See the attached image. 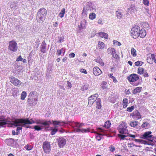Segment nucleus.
<instances>
[{
    "instance_id": "nucleus-1",
    "label": "nucleus",
    "mask_w": 156,
    "mask_h": 156,
    "mask_svg": "<svg viewBox=\"0 0 156 156\" xmlns=\"http://www.w3.org/2000/svg\"><path fill=\"white\" fill-rule=\"evenodd\" d=\"M11 126H14L18 127L16 130L18 131L22 129V127L29 128L27 124H31L35 123L37 124H40L41 125H36L34 126V129L35 130L39 131L42 130L44 128L45 129L48 127L50 125L52 124L50 121L44 120H36L35 121L32 119L29 120L28 119H15L12 121Z\"/></svg>"
},
{
    "instance_id": "nucleus-2",
    "label": "nucleus",
    "mask_w": 156,
    "mask_h": 156,
    "mask_svg": "<svg viewBox=\"0 0 156 156\" xmlns=\"http://www.w3.org/2000/svg\"><path fill=\"white\" fill-rule=\"evenodd\" d=\"M47 14L46 10L44 8H41L37 12L36 19L38 22L40 23L43 21L46 18Z\"/></svg>"
},
{
    "instance_id": "nucleus-3",
    "label": "nucleus",
    "mask_w": 156,
    "mask_h": 156,
    "mask_svg": "<svg viewBox=\"0 0 156 156\" xmlns=\"http://www.w3.org/2000/svg\"><path fill=\"white\" fill-rule=\"evenodd\" d=\"M127 79L129 82H131L130 84L134 86H136L139 85L140 83L139 82H135L139 79V76L136 74L133 73L128 76Z\"/></svg>"
},
{
    "instance_id": "nucleus-4",
    "label": "nucleus",
    "mask_w": 156,
    "mask_h": 156,
    "mask_svg": "<svg viewBox=\"0 0 156 156\" xmlns=\"http://www.w3.org/2000/svg\"><path fill=\"white\" fill-rule=\"evenodd\" d=\"M140 27L138 26L133 27L131 30V36L134 39H136L139 35Z\"/></svg>"
},
{
    "instance_id": "nucleus-5",
    "label": "nucleus",
    "mask_w": 156,
    "mask_h": 156,
    "mask_svg": "<svg viewBox=\"0 0 156 156\" xmlns=\"http://www.w3.org/2000/svg\"><path fill=\"white\" fill-rule=\"evenodd\" d=\"M127 128V127L125 124L124 123H122L119 125L118 128V130L120 133L129 134Z\"/></svg>"
},
{
    "instance_id": "nucleus-6",
    "label": "nucleus",
    "mask_w": 156,
    "mask_h": 156,
    "mask_svg": "<svg viewBox=\"0 0 156 156\" xmlns=\"http://www.w3.org/2000/svg\"><path fill=\"white\" fill-rule=\"evenodd\" d=\"M18 49L17 44L14 41H10L9 42L8 49L11 51H16Z\"/></svg>"
},
{
    "instance_id": "nucleus-7",
    "label": "nucleus",
    "mask_w": 156,
    "mask_h": 156,
    "mask_svg": "<svg viewBox=\"0 0 156 156\" xmlns=\"http://www.w3.org/2000/svg\"><path fill=\"white\" fill-rule=\"evenodd\" d=\"M84 125L83 123H79L74 121H69V126H70L74 129H76L78 128H80Z\"/></svg>"
},
{
    "instance_id": "nucleus-8",
    "label": "nucleus",
    "mask_w": 156,
    "mask_h": 156,
    "mask_svg": "<svg viewBox=\"0 0 156 156\" xmlns=\"http://www.w3.org/2000/svg\"><path fill=\"white\" fill-rule=\"evenodd\" d=\"M9 79L10 82L16 86H19L21 84V81L14 76H11L10 77Z\"/></svg>"
},
{
    "instance_id": "nucleus-9",
    "label": "nucleus",
    "mask_w": 156,
    "mask_h": 156,
    "mask_svg": "<svg viewBox=\"0 0 156 156\" xmlns=\"http://www.w3.org/2000/svg\"><path fill=\"white\" fill-rule=\"evenodd\" d=\"M130 116L135 120H137L140 119L141 117V115L138 110H136L133 113L131 114Z\"/></svg>"
},
{
    "instance_id": "nucleus-10",
    "label": "nucleus",
    "mask_w": 156,
    "mask_h": 156,
    "mask_svg": "<svg viewBox=\"0 0 156 156\" xmlns=\"http://www.w3.org/2000/svg\"><path fill=\"white\" fill-rule=\"evenodd\" d=\"M107 52L108 54H111L112 57L115 59H118L119 58V56L117 54H114L116 53V51L114 48H108L107 49Z\"/></svg>"
},
{
    "instance_id": "nucleus-11",
    "label": "nucleus",
    "mask_w": 156,
    "mask_h": 156,
    "mask_svg": "<svg viewBox=\"0 0 156 156\" xmlns=\"http://www.w3.org/2000/svg\"><path fill=\"white\" fill-rule=\"evenodd\" d=\"M43 148L45 153H48L51 151L50 144L48 142H44L43 146Z\"/></svg>"
},
{
    "instance_id": "nucleus-12",
    "label": "nucleus",
    "mask_w": 156,
    "mask_h": 156,
    "mask_svg": "<svg viewBox=\"0 0 156 156\" xmlns=\"http://www.w3.org/2000/svg\"><path fill=\"white\" fill-rule=\"evenodd\" d=\"M151 133H152L151 131L146 132L141 136L140 137L144 139H148L149 138H150V140L152 139L154 136L151 135Z\"/></svg>"
},
{
    "instance_id": "nucleus-13",
    "label": "nucleus",
    "mask_w": 156,
    "mask_h": 156,
    "mask_svg": "<svg viewBox=\"0 0 156 156\" xmlns=\"http://www.w3.org/2000/svg\"><path fill=\"white\" fill-rule=\"evenodd\" d=\"M28 105L30 106L35 105L37 102V99L35 98H28L27 100Z\"/></svg>"
},
{
    "instance_id": "nucleus-14",
    "label": "nucleus",
    "mask_w": 156,
    "mask_h": 156,
    "mask_svg": "<svg viewBox=\"0 0 156 156\" xmlns=\"http://www.w3.org/2000/svg\"><path fill=\"white\" fill-rule=\"evenodd\" d=\"M52 122L54 126L55 127H58V126H63L65 124L64 122L60 121L52 120Z\"/></svg>"
},
{
    "instance_id": "nucleus-15",
    "label": "nucleus",
    "mask_w": 156,
    "mask_h": 156,
    "mask_svg": "<svg viewBox=\"0 0 156 156\" xmlns=\"http://www.w3.org/2000/svg\"><path fill=\"white\" fill-rule=\"evenodd\" d=\"M58 144L59 147H62L66 144V140L63 138H59L58 139Z\"/></svg>"
},
{
    "instance_id": "nucleus-16",
    "label": "nucleus",
    "mask_w": 156,
    "mask_h": 156,
    "mask_svg": "<svg viewBox=\"0 0 156 156\" xmlns=\"http://www.w3.org/2000/svg\"><path fill=\"white\" fill-rule=\"evenodd\" d=\"M93 73L96 76H98L102 73L101 71L97 66L95 67L94 68Z\"/></svg>"
},
{
    "instance_id": "nucleus-17",
    "label": "nucleus",
    "mask_w": 156,
    "mask_h": 156,
    "mask_svg": "<svg viewBox=\"0 0 156 156\" xmlns=\"http://www.w3.org/2000/svg\"><path fill=\"white\" fill-rule=\"evenodd\" d=\"M86 5L83 7L84 10L87 11L90 10L92 8V3L90 2H88L86 3Z\"/></svg>"
},
{
    "instance_id": "nucleus-18",
    "label": "nucleus",
    "mask_w": 156,
    "mask_h": 156,
    "mask_svg": "<svg viewBox=\"0 0 156 156\" xmlns=\"http://www.w3.org/2000/svg\"><path fill=\"white\" fill-rule=\"evenodd\" d=\"M41 51L43 53H45L46 51V44L44 41H43L42 43L41 47Z\"/></svg>"
},
{
    "instance_id": "nucleus-19",
    "label": "nucleus",
    "mask_w": 156,
    "mask_h": 156,
    "mask_svg": "<svg viewBox=\"0 0 156 156\" xmlns=\"http://www.w3.org/2000/svg\"><path fill=\"white\" fill-rule=\"evenodd\" d=\"M76 132H81L82 133H88V132H90V128H88L87 129H76Z\"/></svg>"
},
{
    "instance_id": "nucleus-20",
    "label": "nucleus",
    "mask_w": 156,
    "mask_h": 156,
    "mask_svg": "<svg viewBox=\"0 0 156 156\" xmlns=\"http://www.w3.org/2000/svg\"><path fill=\"white\" fill-rule=\"evenodd\" d=\"M86 26V21L84 20L81 22L80 25L78 26V27L80 30H81L85 29Z\"/></svg>"
},
{
    "instance_id": "nucleus-21",
    "label": "nucleus",
    "mask_w": 156,
    "mask_h": 156,
    "mask_svg": "<svg viewBox=\"0 0 156 156\" xmlns=\"http://www.w3.org/2000/svg\"><path fill=\"white\" fill-rule=\"evenodd\" d=\"M140 32H139V35L140 37L143 38L145 37L146 35V32L144 29H140Z\"/></svg>"
},
{
    "instance_id": "nucleus-22",
    "label": "nucleus",
    "mask_w": 156,
    "mask_h": 156,
    "mask_svg": "<svg viewBox=\"0 0 156 156\" xmlns=\"http://www.w3.org/2000/svg\"><path fill=\"white\" fill-rule=\"evenodd\" d=\"M6 142L7 144L9 146H11L14 144V140L12 138H9L6 140Z\"/></svg>"
},
{
    "instance_id": "nucleus-23",
    "label": "nucleus",
    "mask_w": 156,
    "mask_h": 156,
    "mask_svg": "<svg viewBox=\"0 0 156 156\" xmlns=\"http://www.w3.org/2000/svg\"><path fill=\"white\" fill-rule=\"evenodd\" d=\"M101 101L100 98H98L95 101L97 105L96 108L98 109H100L101 108Z\"/></svg>"
},
{
    "instance_id": "nucleus-24",
    "label": "nucleus",
    "mask_w": 156,
    "mask_h": 156,
    "mask_svg": "<svg viewBox=\"0 0 156 156\" xmlns=\"http://www.w3.org/2000/svg\"><path fill=\"white\" fill-rule=\"evenodd\" d=\"M107 85V83L105 81H103L102 82L101 86L103 90H106L108 89V86Z\"/></svg>"
},
{
    "instance_id": "nucleus-25",
    "label": "nucleus",
    "mask_w": 156,
    "mask_h": 156,
    "mask_svg": "<svg viewBox=\"0 0 156 156\" xmlns=\"http://www.w3.org/2000/svg\"><path fill=\"white\" fill-rule=\"evenodd\" d=\"M138 123L137 121H135L131 122L129 123V125L132 127L137 128L138 127Z\"/></svg>"
},
{
    "instance_id": "nucleus-26",
    "label": "nucleus",
    "mask_w": 156,
    "mask_h": 156,
    "mask_svg": "<svg viewBox=\"0 0 156 156\" xmlns=\"http://www.w3.org/2000/svg\"><path fill=\"white\" fill-rule=\"evenodd\" d=\"M99 36L102 38L104 37L105 39L108 38V34L107 33H105L104 32H99L98 33Z\"/></svg>"
},
{
    "instance_id": "nucleus-27",
    "label": "nucleus",
    "mask_w": 156,
    "mask_h": 156,
    "mask_svg": "<svg viewBox=\"0 0 156 156\" xmlns=\"http://www.w3.org/2000/svg\"><path fill=\"white\" fill-rule=\"evenodd\" d=\"M142 89V87H138L135 88L133 91V94H136L140 92Z\"/></svg>"
},
{
    "instance_id": "nucleus-28",
    "label": "nucleus",
    "mask_w": 156,
    "mask_h": 156,
    "mask_svg": "<svg viewBox=\"0 0 156 156\" xmlns=\"http://www.w3.org/2000/svg\"><path fill=\"white\" fill-rule=\"evenodd\" d=\"M91 98H88V104L87 106L88 107H91L93 104L95 102V101L91 99Z\"/></svg>"
},
{
    "instance_id": "nucleus-29",
    "label": "nucleus",
    "mask_w": 156,
    "mask_h": 156,
    "mask_svg": "<svg viewBox=\"0 0 156 156\" xmlns=\"http://www.w3.org/2000/svg\"><path fill=\"white\" fill-rule=\"evenodd\" d=\"M98 97V94H95L93 95H91L89 98H91V99H92L94 101H95L97 99V98Z\"/></svg>"
},
{
    "instance_id": "nucleus-30",
    "label": "nucleus",
    "mask_w": 156,
    "mask_h": 156,
    "mask_svg": "<svg viewBox=\"0 0 156 156\" xmlns=\"http://www.w3.org/2000/svg\"><path fill=\"white\" fill-rule=\"evenodd\" d=\"M111 123L109 121L106 122L104 125V127L106 128H108L110 126Z\"/></svg>"
},
{
    "instance_id": "nucleus-31",
    "label": "nucleus",
    "mask_w": 156,
    "mask_h": 156,
    "mask_svg": "<svg viewBox=\"0 0 156 156\" xmlns=\"http://www.w3.org/2000/svg\"><path fill=\"white\" fill-rule=\"evenodd\" d=\"M37 94V92L35 91L31 92H30L28 98H32L34 97L35 95Z\"/></svg>"
},
{
    "instance_id": "nucleus-32",
    "label": "nucleus",
    "mask_w": 156,
    "mask_h": 156,
    "mask_svg": "<svg viewBox=\"0 0 156 156\" xmlns=\"http://www.w3.org/2000/svg\"><path fill=\"white\" fill-rule=\"evenodd\" d=\"M128 100L126 98H124L123 100V106L124 108H126L127 106Z\"/></svg>"
},
{
    "instance_id": "nucleus-33",
    "label": "nucleus",
    "mask_w": 156,
    "mask_h": 156,
    "mask_svg": "<svg viewBox=\"0 0 156 156\" xmlns=\"http://www.w3.org/2000/svg\"><path fill=\"white\" fill-rule=\"evenodd\" d=\"M96 16V15L94 13L92 12L89 14V18L91 20H94Z\"/></svg>"
},
{
    "instance_id": "nucleus-34",
    "label": "nucleus",
    "mask_w": 156,
    "mask_h": 156,
    "mask_svg": "<svg viewBox=\"0 0 156 156\" xmlns=\"http://www.w3.org/2000/svg\"><path fill=\"white\" fill-rule=\"evenodd\" d=\"M144 69L142 68L139 67L137 69V73L140 74H143Z\"/></svg>"
},
{
    "instance_id": "nucleus-35",
    "label": "nucleus",
    "mask_w": 156,
    "mask_h": 156,
    "mask_svg": "<svg viewBox=\"0 0 156 156\" xmlns=\"http://www.w3.org/2000/svg\"><path fill=\"white\" fill-rule=\"evenodd\" d=\"M131 54L133 57H135L136 55V51L133 48H132L131 49Z\"/></svg>"
},
{
    "instance_id": "nucleus-36",
    "label": "nucleus",
    "mask_w": 156,
    "mask_h": 156,
    "mask_svg": "<svg viewBox=\"0 0 156 156\" xmlns=\"http://www.w3.org/2000/svg\"><path fill=\"white\" fill-rule=\"evenodd\" d=\"M149 126V124L147 122H144L141 125V127L142 128L147 129L148 128Z\"/></svg>"
},
{
    "instance_id": "nucleus-37",
    "label": "nucleus",
    "mask_w": 156,
    "mask_h": 156,
    "mask_svg": "<svg viewBox=\"0 0 156 156\" xmlns=\"http://www.w3.org/2000/svg\"><path fill=\"white\" fill-rule=\"evenodd\" d=\"M27 96V93L25 91L22 92L21 95V99L22 100L25 99V97Z\"/></svg>"
},
{
    "instance_id": "nucleus-38",
    "label": "nucleus",
    "mask_w": 156,
    "mask_h": 156,
    "mask_svg": "<svg viewBox=\"0 0 156 156\" xmlns=\"http://www.w3.org/2000/svg\"><path fill=\"white\" fill-rule=\"evenodd\" d=\"M98 46L100 49H102L104 48L105 44L102 42L99 41L98 43Z\"/></svg>"
},
{
    "instance_id": "nucleus-39",
    "label": "nucleus",
    "mask_w": 156,
    "mask_h": 156,
    "mask_svg": "<svg viewBox=\"0 0 156 156\" xmlns=\"http://www.w3.org/2000/svg\"><path fill=\"white\" fill-rule=\"evenodd\" d=\"M65 13V9H63L60 12L58 16L61 18H62Z\"/></svg>"
},
{
    "instance_id": "nucleus-40",
    "label": "nucleus",
    "mask_w": 156,
    "mask_h": 156,
    "mask_svg": "<svg viewBox=\"0 0 156 156\" xmlns=\"http://www.w3.org/2000/svg\"><path fill=\"white\" fill-rule=\"evenodd\" d=\"M88 85H84L82 86L81 90L82 91H84L87 90L88 88Z\"/></svg>"
},
{
    "instance_id": "nucleus-41",
    "label": "nucleus",
    "mask_w": 156,
    "mask_h": 156,
    "mask_svg": "<svg viewBox=\"0 0 156 156\" xmlns=\"http://www.w3.org/2000/svg\"><path fill=\"white\" fill-rule=\"evenodd\" d=\"M143 63L144 62H142L137 61L135 62V65L136 66H141Z\"/></svg>"
},
{
    "instance_id": "nucleus-42",
    "label": "nucleus",
    "mask_w": 156,
    "mask_h": 156,
    "mask_svg": "<svg viewBox=\"0 0 156 156\" xmlns=\"http://www.w3.org/2000/svg\"><path fill=\"white\" fill-rule=\"evenodd\" d=\"M95 62L100 64L101 66H103L104 63L102 62V60L100 58H98V59H95Z\"/></svg>"
},
{
    "instance_id": "nucleus-43",
    "label": "nucleus",
    "mask_w": 156,
    "mask_h": 156,
    "mask_svg": "<svg viewBox=\"0 0 156 156\" xmlns=\"http://www.w3.org/2000/svg\"><path fill=\"white\" fill-rule=\"evenodd\" d=\"M118 136L120 138V140H124L125 139V138L126 137L128 136L121 134H118Z\"/></svg>"
},
{
    "instance_id": "nucleus-44",
    "label": "nucleus",
    "mask_w": 156,
    "mask_h": 156,
    "mask_svg": "<svg viewBox=\"0 0 156 156\" xmlns=\"http://www.w3.org/2000/svg\"><path fill=\"white\" fill-rule=\"evenodd\" d=\"M7 124L6 121L5 120H0V126H3Z\"/></svg>"
},
{
    "instance_id": "nucleus-45",
    "label": "nucleus",
    "mask_w": 156,
    "mask_h": 156,
    "mask_svg": "<svg viewBox=\"0 0 156 156\" xmlns=\"http://www.w3.org/2000/svg\"><path fill=\"white\" fill-rule=\"evenodd\" d=\"M112 75L113 74H109V77L113 79V81L114 83H116L117 82V80L114 76H112Z\"/></svg>"
},
{
    "instance_id": "nucleus-46",
    "label": "nucleus",
    "mask_w": 156,
    "mask_h": 156,
    "mask_svg": "<svg viewBox=\"0 0 156 156\" xmlns=\"http://www.w3.org/2000/svg\"><path fill=\"white\" fill-rule=\"evenodd\" d=\"M58 131V129L56 128H54L52 129L51 132V134L52 135H53L55 134L56 132Z\"/></svg>"
},
{
    "instance_id": "nucleus-47",
    "label": "nucleus",
    "mask_w": 156,
    "mask_h": 156,
    "mask_svg": "<svg viewBox=\"0 0 156 156\" xmlns=\"http://www.w3.org/2000/svg\"><path fill=\"white\" fill-rule=\"evenodd\" d=\"M134 141L136 142H138L139 143H141L143 144H144V142H145L146 141L144 140H140V139H134Z\"/></svg>"
},
{
    "instance_id": "nucleus-48",
    "label": "nucleus",
    "mask_w": 156,
    "mask_h": 156,
    "mask_svg": "<svg viewBox=\"0 0 156 156\" xmlns=\"http://www.w3.org/2000/svg\"><path fill=\"white\" fill-rule=\"evenodd\" d=\"M134 106H131L130 107L128 108L127 109V110L129 112H131L134 109Z\"/></svg>"
},
{
    "instance_id": "nucleus-49",
    "label": "nucleus",
    "mask_w": 156,
    "mask_h": 156,
    "mask_svg": "<svg viewBox=\"0 0 156 156\" xmlns=\"http://www.w3.org/2000/svg\"><path fill=\"white\" fill-rule=\"evenodd\" d=\"M143 3L145 5L149 6V2L148 0H143Z\"/></svg>"
},
{
    "instance_id": "nucleus-50",
    "label": "nucleus",
    "mask_w": 156,
    "mask_h": 156,
    "mask_svg": "<svg viewBox=\"0 0 156 156\" xmlns=\"http://www.w3.org/2000/svg\"><path fill=\"white\" fill-rule=\"evenodd\" d=\"M151 59L154 60V62L156 63V59L155 58V55L154 54H151Z\"/></svg>"
},
{
    "instance_id": "nucleus-51",
    "label": "nucleus",
    "mask_w": 156,
    "mask_h": 156,
    "mask_svg": "<svg viewBox=\"0 0 156 156\" xmlns=\"http://www.w3.org/2000/svg\"><path fill=\"white\" fill-rule=\"evenodd\" d=\"M109 151L112 152L114 151L115 150V147L112 145L110 146L109 147Z\"/></svg>"
},
{
    "instance_id": "nucleus-52",
    "label": "nucleus",
    "mask_w": 156,
    "mask_h": 156,
    "mask_svg": "<svg viewBox=\"0 0 156 156\" xmlns=\"http://www.w3.org/2000/svg\"><path fill=\"white\" fill-rule=\"evenodd\" d=\"M82 16L83 17H86L87 16V10H84V9L83 10V12H82Z\"/></svg>"
},
{
    "instance_id": "nucleus-53",
    "label": "nucleus",
    "mask_w": 156,
    "mask_h": 156,
    "mask_svg": "<svg viewBox=\"0 0 156 156\" xmlns=\"http://www.w3.org/2000/svg\"><path fill=\"white\" fill-rule=\"evenodd\" d=\"M151 57H148L147 59V62H148V63L151 64H153V62L151 60Z\"/></svg>"
},
{
    "instance_id": "nucleus-54",
    "label": "nucleus",
    "mask_w": 156,
    "mask_h": 156,
    "mask_svg": "<svg viewBox=\"0 0 156 156\" xmlns=\"http://www.w3.org/2000/svg\"><path fill=\"white\" fill-rule=\"evenodd\" d=\"M102 135H99L97 136H96V138L97 140L98 141H100L101 140L102 138Z\"/></svg>"
},
{
    "instance_id": "nucleus-55",
    "label": "nucleus",
    "mask_w": 156,
    "mask_h": 156,
    "mask_svg": "<svg viewBox=\"0 0 156 156\" xmlns=\"http://www.w3.org/2000/svg\"><path fill=\"white\" fill-rule=\"evenodd\" d=\"M113 42L114 44H116L117 45H118L119 46L121 45V44L120 43L116 41L113 40Z\"/></svg>"
},
{
    "instance_id": "nucleus-56",
    "label": "nucleus",
    "mask_w": 156,
    "mask_h": 156,
    "mask_svg": "<svg viewBox=\"0 0 156 156\" xmlns=\"http://www.w3.org/2000/svg\"><path fill=\"white\" fill-rule=\"evenodd\" d=\"M26 149L28 151H30L32 149V147L29 145H27L25 147Z\"/></svg>"
},
{
    "instance_id": "nucleus-57",
    "label": "nucleus",
    "mask_w": 156,
    "mask_h": 156,
    "mask_svg": "<svg viewBox=\"0 0 156 156\" xmlns=\"http://www.w3.org/2000/svg\"><path fill=\"white\" fill-rule=\"evenodd\" d=\"M117 16L118 18H120L122 16V14L120 12H117L116 13Z\"/></svg>"
},
{
    "instance_id": "nucleus-58",
    "label": "nucleus",
    "mask_w": 156,
    "mask_h": 156,
    "mask_svg": "<svg viewBox=\"0 0 156 156\" xmlns=\"http://www.w3.org/2000/svg\"><path fill=\"white\" fill-rule=\"evenodd\" d=\"M23 60V58H22L21 55L19 56L18 58H17L16 59V61L19 62V61H22Z\"/></svg>"
},
{
    "instance_id": "nucleus-59",
    "label": "nucleus",
    "mask_w": 156,
    "mask_h": 156,
    "mask_svg": "<svg viewBox=\"0 0 156 156\" xmlns=\"http://www.w3.org/2000/svg\"><path fill=\"white\" fill-rule=\"evenodd\" d=\"M12 133L13 135H18L19 133V132L17 131L15 132L14 130H12Z\"/></svg>"
},
{
    "instance_id": "nucleus-60",
    "label": "nucleus",
    "mask_w": 156,
    "mask_h": 156,
    "mask_svg": "<svg viewBox=\"0 0 156 156\" xmlns=\"http://www.w3.org/2000/svg\"><path fill=\"white\" fill-rule=\"evenodd\" d=\"M149 140L153 142H155L156 143V136H154L153 139Z\"/></svg>"
},
{
    "instance_id": "nucleus-61",
    "label": "nucleus",
    "mask_w": 156,
    "mask_h": 156,
    "mask_svg": "<svg viewBox=\"0 0 156 156\" xmlns=\"http://www.w3.org/2000/svg\"><path fill=\"white\" fill-rule=\"evenodd\" d=\"M80 72L82 73H83L84 74H87V72L86 70L83 69H81Z\"/></svg>"
},
{
    "instance_id": "nucleus-62",
    "label": "nucleus",
    "mask_w": 156,
    "mask_h": 156,
    "mask_svg": "<svg viewBox=\"0 0 156 156\" xmlns=\"http://www.w3.org/2000/svg\"><path fill=\"white\" fill-rule=\"evenodd\" d=\"M62 49L61 50H57V54L58 55H60L61 54L62 51Z\"/></svg>"
},
{
    "instance_id": "nucleus-63",
    "label": "nucleus",
    "mask_w": 156,
    "mask_h": 156,
    "mask_svg": "<svg viewBox=\"0 0 156 156\" xmlns=\"http://www.w3.org/2000/svg\"><path fill=\"white\" fill-rule=\"evenodd\" d=\"M75 54L73 53H71L69 54V56L70 58H73L75 57Z\"/></svg>"
},
{
    "instance_id": "nucleus-64",
    "label": "nucleus",
    "mask_w": 156,
    "mask_h": 156,
    "mask_svg": "<svg viewBox=\"0 0 156 156\" xmlns=\"http://www.w3.org/2000/svg\"><path fill=\"white\" fill-rule=\"evenodd\" d=\"M144 27L146 28H148L149 27V25L148 23H144Z\"/></svg>"
}]
</instances>
